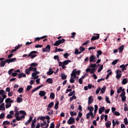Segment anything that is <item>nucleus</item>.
Returning a JSON list of instances; mask_svg holds the SVG:
<instances>
[{
    "mask_svg": "<svg viewBox=\"0 0 128 128\" xmlns=\"http://www.w3.org/2000/svg\"><path fill=\"white\" fill-rule=\"evenodd\" d=\"M0 96H4V98H6V95L4 91L3 90H0Z\"/></svg>",
    "mask_w": 128,
    "mask_h": 128,
    "instance_id": "nucleus-13",
    "label": "nucleus"
},
{
    "mask_svg": "<svg viewBox=\"0 0 128 128\" xmlns=\"http://www.w3.org/2000/svg\"><path fill=\"white\" fill-rule=\"evenodd\" d=\"M102 68H104V65H101L98 68V72H102Z\"/></svg>",
    "mask_w": 128,
    "mask_h": 128,
    "instance_id": "nucleus-34",
    "label": "nucleus"
},
{
    "mask_svg": "<svg viewBox=\"0 0 128 128\" xmlns=\"http://www.w3.org/2000/svg\"><path fill=\"white\" fill-rule=\"evenodd\" d=\"M19 112L20 114H24V116H26V113L24 110H20Z\"/></svg>",
    "mask_w": 128,
    "mask_h": 128,
    "instance_id": "nucleus-56",
    "label": "nucleus"
},
{
    "mask_svg": "<svg viewBox=\"0 0 128 128\" xmlns=\"http://www.w3.org/2000/svg\"><path fill=\"white\" fill-rule=\"evenodd\" d=\"M122 92H124V88H122V87H120L118 90H117V94H120Z\"/></svg>",
    "mask_w": 128,
    "mask_h": 128,
    "instance_id": "nucleus-17",
    "label": "nucleus"
},
{
    "mask_svg": "<svg viewBox=\"0 0 128 128\" xmlns=\"http://www.w3.org/2000/svg\"><path fill=\"white\" fill-rule=\"evenodd\" d=\"M54 60H57L58 62H60V58H58V56H54Z\"/></svg>",
    "mask_w": 128,
    "mask_h": 128,
    "instance_id": "nucleus-59",
    "label": "nucleus"
},
{
    "mask_svg": "<svg viewBox=\"0 0 128 128\" xmlns=\"http://www.w3.org/2000/svg\"><path fill=\"white\" fill-rule=\"evenodd\" d=\"M70 62H72V60H64L63 62H59L58 64L60 66H62V68L64 69L66 66L68 65V64H70Z\"/></svg>",
    "mask_w": 128,
    "mask_h": 128,
    "instance_id": "nucleus-3",
    "label": "nucleus"
},
{
    "mask_svg": "<svg viewBox=\"0 0 128 128\" xmlns=\"http://www.w3.org/2000/svg\"><path fill=\"white\" fill-rule=\"evenodd\" d=\"M118 60H114V61H113L112 62V64L113 66H115V64H118Z\"/></svg>",
    "mask_w": 128,
    "mask_h": 128,
    "instance_id": "nucleus-47",
    "label": "nucleus"
},
{
    "mask_svg": "<svg viewBox=\"0 0 128 128\" xmlns=\"http://www.w3.org/2000/svg\"><path fill=\"white\" fill-rule=\"evenodd\" d=\"M10 124V122L8 121V120L4 121L3 122L4 126H6V124L8 125V124Z\"/></svg>",
    "mask_w": 128,
    "mask_h": 128,
    "instance_id": "nucleus-44",
    "label": "nucleus"
},
{
    "mask_svg": "<svg viewBox=\"0 0 128 128\" xmlns=\"http://www.w3.org/2000/svg\"><path fill=\"white\" fill-rule=\"evenodd\" d=\"M86 72L90 74H94L96 72V64H91L88 66V68L86 70Z\"/></svg>",
    "mask_w": 128,
    "mask_h": 128,
    "instance_id": "nucleus-2",
    "label": "nucleus"
},
{
    "mask_svg": "<svg viewBox=\"0 0 128 128\" xmlns=\"http://www.w3.org/2000/svg\"><path fill=\"white\" fill-rule=\"evenodd\" d=\"M22 92H24V88H18V92H19V94H22Z\"/></svg>",
    "mask_w": 128,
    "mask_h": 128,
    "instance_id": "nucleus-37",
    "label": "nucleus"
},
{
    "mask_svg": "<svg viewBox=\"0 0 128 128\" xmlns=\"http://www.w3.org/2000/svg\"><path fill=\"white\" fill-rule=\"evenodd\" d=\"M16 60V58H12L11 59L6 60V62L8 64H10V62H14Z\"/></svg>",
    "mask_w": 128,
    "mask_h": 128,
    "instance_id": "nucleus-11",
    "label": "nucleus"
},
{
    "mask_svg": "<svg viewBox=\"0 0 128 128\" xmlns=\"http://www.w3.org/2000/svg\"><path fill=\"white\" fill-rule=\"evenodd\" d=\"M120 96L122 102H126V92L123 91L120 95Z\"/></svg>",
    "mask_w": 128,
    "mask_h": 128,
    "instance_id": "nucleus-7",
    "label": "nucleus"
},
{
    "mask_svg": "<svg viewBox=\"0 0 128 128\" xmlns=\"http://www.w3.org/2000/svg\"><path fill=\"white\" fill-rule=\"evenodd\" d=\"M47 122H48V124L46 123V126L44 127H42V128H48V126H50V124H50V120H47Z\"/></svg>",
    "mask_w": 128,
    "mask_h": 128,
    "instance_id": "nucleus-40",
    "label": "nucleus"
},
{
    "mask_svg": "<svg viewBox=\"0 0 128 128\" xmlns=\"http://www.w3.org/2000/svg\"><path fill=\"white\" fill-rule=\"evenodd\" d=\"M74 54H82V52H78V49H75V52Z\"/></svg>",
    "mask_w": 128,
    "mask_h": 128,
    "instance_id": "nucleus-39",
    "label": "nucleus"
},
{
    "mask_svg": "<svg viewBox=\"0 0 128 128\" xmlns=\"http://www.w3.org/2000/svg\"><path fill=\"white\" fill-rule=\"evenodd\" d=\"M50 98H52V100H54V93H51L50 94Z\"/></svg>",
    "mask_w": 128,
    "mask_h": 128,
    "instance_id": "nucleus-53",
    "label": "nucleus"
},
{
    "mask_svg": "<svg viewBox=\"0 0 128 128\" xmlns=\"http://www.w3.org/2000/svg\"><path fill=\"white\" fill-rule=\"evenodd\" d=\"M54 104L53 102H50V104L48 106V108H52V106H54Z\"/></svg>",
    "mask_w": 128,
    "mask_h": 128,
    "instance_id": "nucleus-42",
    "label": "nucleus"
},
{
    "mask_svg": "<svg viewBox=\"0 0 128 128\" xmlns=\"http://www.w3.org/2000/svg\"><path fill=\"white\" fill-rule=\"evenodd\" d=\"M16 100H17V102H22V98H21L20 97H18Z\"/></svg>",
    "mask_w": 128,
    "mask_h": 128,
    "instance_id": "nucleus-38",
    "label": "nucleus"
},
{
    "mask_svg": "<svg viewBox=\"0 0 128 128\" xmlns=\"http://www.w3.org/2000/svg\"><path fill=\"white\" fill-rule=\"evenodd\" d=\"M0 110H6V107L4 106V103H2L0 104Z\"/></svg>",
    "mask_w": 128,
    "mask_h": 128,
    "instance_id": "nucleus-16",
    "label": "nucleus"
},
{
    "mask_svg": "<svg viewBox=\"0 0 128 128\" xmlns=\"http://www.w3.org/2000/svg\"><path fill=\"white\" fill-rule=\"evenodd\" d=\"M113 126H114L115 124H120V122L118 120H116V122H114V120H113L112 121Z\"/></svg>",
    "mask_w": 128,
    "mask_h": 128,
    "instance_id": "nucleus-32",
    "label": "nucleus"
},
{
    "mask_svg": "<svg viewBox=\"0 0 128 128\" xmlns=\"http://www.w3.org/2000/svg\"><path fill=\"white\" fill-rule=\"evenodd\" d=\"M92 102H94V98H92V96H90L88 98V104H92Z\"/></svg>",
    "mask_w": 128,
    "mask_h": 128,
    "instance_id": "nucleus-21",
    "label": "nucleus"
},
{
    "mask_svg": "<svg viewBox=\"0 0 128 128\" xmlns=\"http://www.w3.org/2000/svg\"><path fill=\"white\" fill-rule=\"evenodd\" d=\"M106 102L107 104H110V98L108 96L106 97Z\"/></svg>",
    "mask_w": 128,
    "mask_h": 128,
    "instance_id": "nucleus-41",
    "label": "nucleus"
},
{
    "mask_svg": "<svg viewBox=\"0 0 128 128\" xmlns=\"http://www.w3.org/2000/svg\"><path fill=\"white\" fill-rule=\"evenodd\" d=\"M128 78L123 79V80L122 81V84H128Z\"/></svg>",
    "mask_w": 128,
    "mask_h": 128,
    "instance_id": "nucleus-29",
    "label": "nucleus"
},
{
    "mask_svg": "<svg viewBox=\"0 0 128 128\" xmlns=\"http://www.w3.org/2000/svg\"><path fill=\"white\" fill-rule=\"evenodd\" d=\"M100 38V34H97V36H94L92 38L91 40L94 41L96 40H98Z\"/></svg>",
    "mask_w": 128,
    "mask_h": 128,
    "instance_id": "nucleus-18",
    "label": "nucleus"
},
{
    "mask_svg": "<svg viewBox=\"0 0 128 128\" xmlns=\"http://www.w3.org/2000/svg\"><path fill=\"white\" fill-rule=\"evenodd\" d=\"M16 120H22V118H20V116H18L16 117Z\"/></svg>",
    "mask_w": 128,
    "mask_h": 128,
    "instance_id": "nucleus-63",
    "label": "nucleus"
},
{
    "mask_svg": "<svg viewBox=\"0 0 128 128\" xmlns=\"http://www.w3.org/2000/svg\"><path fill=\"white\" fill-rule=\"evenodd\" d=\"M90 62H96V58L94 56L91 55L90 58Z\"/></svg>",
    "mask_w": 128,
    "mask_h": 128,
    "instance_id": "nucleus-10",
    "label": "nucleus"
},
{
    "mask_svg": "<svg viewBox=\"0 0 128 128\" xmlns=\"http://www.w3.org/2000/svg\"><path fill=\"white\" fill-rule=\"evenodd\" d=\"M100 87H99L96 90V94H98L100 93Z\"/></svg>",
    "mask_w": 128,
    "mask_h": 128,
    "instance_id": "nucleus-61",
    "label": "nucleus"
},
{
    "mask_svg": "<svg viewBox=\"0 0 128 128\" xmlns=\"http://www.w3.org/2000/svg\"><path fill=\"white\" fill-rule=\"evenodd\" d=\"M30 66H32V68H34V66H38V63H35V62H33L32 63L30 64Z\"/></svg>",
    "mask_w": 128,
    "mask_h": 128,
    "instance_id": "nucleus-33",
    "label": "nucleus"
},
{
    "mask_svg": "<svg viewBox=\"0 0 128 128\" xmlns=\"http://www.w3.org/2000/svg\"><path fill=\"white\" fill-rule=\"evenodd\" d=\"M124 46L122 45L119 47V52H122V50H124Z\"/></svg>",
    "mask_w": 128,
    "mask_h": 128,
    "instance_id": "nucleus-25",
    "label": "nucleus"
},
{
    "mask_svg": "<svg viewBox=\"0 0 128 128\" xmlns=\"http://www.w3.org/2000/svg\"><path fill=\"white\" fill-rule=\"evenodd\" d=\"M42 45H40V44H36V46H35V48H42Z\"/></svg>",
    "mask_w": 128,
    "mask_h": 128,
    "instance_id": "nucleus-62",
    "label": "nucleus"
},
{
    "mask_svg": "<svg viewBox=\"0 0 128 128\" xmlns=\"http://www.w3.org/2000/svg\"><path fill=\"white\" fill-rule=\"evenodd\" d=\"M80 70H76V69H74L72 71V74H70L71 78L70 79V82L71 84H74V78H76V74H78V76H80Z\"/></svg>",
    "mask_w": 128,
    "mask_h": 128,
    "instance_id": "nucleus-1",
    "label": "nucleus"
},
{
    "mask_svg": "<svg viewBox=\"0 0 128 128\" xmlns=\"http://www.w3.org/2000/svg\"><path fill=\"white\" fill-rule=\"evenodd\" d=\"M76 96H74L70 98V102H72V100H76Z\"/></svg>",
    "mask_w": 128,
    "mask_h": 128,
    "instance_id": "nucleus-60",
    "label": "nucleus"
},
{
    "mask_svg": "<svg viewBox=\"0 0 128 128\" xmlns=\"http://www.w3.org/2000/svg\"><path fill=\"white\" fill-rule=\"evenodd\" d=\"M116 78L117 80H120L122 78V70H116Z\"/></svg>",
    "mask_w": 128,
    "mask_h": 128,
    "instance_id": "nucleus-6",
    "label": "nucleus"
},
{
    "mask_svg": "<svg viewBox=\"0 0 128 128\" xmlns=\"http://www.w3.org/2000/svg\"><path fill=\"white\" fill-rule=\"evenodd\" d=\"M32 117L30 116L29 120H27L26 122L25 123V124L26 126H28V124L30 123V122H32Z\"/></svg>",
    "mask_w": 128,
    "mask_h": 128,
    "instance_id": "nucleus-24",
    "label": "nucleus"
},
{
    "mask_svg": "<svg viewBox=\"0 0 128 128\" xmlns=\"http://www.w3.org/2000/svg\"><path fill=\"white\" fill-rule=\"evenodd\" d=\"M98 105H95L94 106V112L96 114V112H98Z\"/></svg>",
    "mask_w": 128,
    "mask_h": 128,
    "instance_id": "nucleus-51",
    "label": "nucleus"
},
{
    "mask_svg": "<svg viewBox=\"0 0 128 128\" xmlns=\"http://www.w3.org/2000/svg\"><path fill=\"white\" fill-rule=\"evenodd\" d=\"M36 68H34V67L30 66L28 68H27L25 70V73L26 74H30V72L32 70H33V72H36Z\"/></svg>",
    "mask_w": 128,
    "mask_h": 128,
    "instance_id": "nucleus-4",
    "label": "nucleus"
},
{
    "mask_svg": "<svg viewBox=\"0 0 128 128\" xmlns=\"http://www.w3.org/2000/svg\"><path fill=\"white\" fill-rule=\"evenodd\" d=\"M54 71H48L47 72V74L48 76H52V74H54Z\"/></svg>",
    "mask_w": 128,
    "mask_h": 128,
    "instance_id": "nucleus-55",
    "label": "nucleus"
},
{
    "mask_svg": "<svg viewBox=\"0 0 128 128\" xmlns=\"http://www.w3.org/2000/svg\"><path fill=\"white\" fill-rule=\"evenodd\" d=\"M6 62H8L6 61H2L0 63V66L2 68H4V66H6Z\"/></svg>",
    "mask_w": 128,
    "mask_h": 128,
    "instance_id": "nucleus-28",
    "label": "nucleus"
},
{
    "mask_svg": "<svg viewBox=\"0 0 128 128\" xmlns=\"http://www.w3.org/2000/svg\"><path fill=\"white\" fill-rule=\"evenodd\" d=\"M5 98H4L2 96H0V104H2Z\"/></svg>",
    "mask_w": 128,
    "mask_h": 128,
    "instance_id": "nucleus-30",
    "label": "nucleus"
},
{
    "mask_svg": "<svg viewBox=\"0 0 128 128\" xmlns=\"http://www.w3.org/2000/svg\"><path fill=\"white\" fill-rule=\"evenodd\" d=\"M64 58H68V56H70V54H68V53H66L64 54Z\"/></svg>",
    "mask_w": 128,
    "mask_h": 128,
    "instance_id": "nucleus-54",
    "label": "nucleus"
},
{
    "mask_svg": "<svg viewBox=\"0 0 128 128\" xmlns=\"http://www.w3.org/2000/svg\"><path fill=\"white\" fill-rule=\"evenodd\" d=\"M37 53L38 52L36 51H32L28 54V58L30 57L31 58H34L36 56V55L35 54Z\"/></svg>",
    "mask_w": 128,
    "mask_h": 128,
    "instance_id": "nucleus-5",
    "label": "nucleus"
},
{
    "mask_svg": "<svg viewBox=\"0 0 128 128\" xmlns=\"http://www.w3.org/2000/svg\"><path fill=\"white\" fill-rule=\"evenodd\" d=\"M5 102H6V104H12V102H14V100H12L10 98H7L6 99Z\"/></svg>",
    "mask_w": 128,
    "mask_h": 128,
    "instance_id": "nucleus-19",
    "label": "nucleus"
},
{
    "mask_svg": "<svg viewBox=\"0 0 128 128\" xmlns=\"http://www.w3.org/2000/svg\"><path fill=\"white\" fill-rule=\"evenodd\" d=\"M124 110H125V112H126V110L128 111V104H125L124 105Z\"/></svg>",
    "mask_w": 128,
    "mask_h": 128,
    "instance_id": "nucleus-49",
    "label": "nucleus"
},
{
    "mask_svg": "<svg viewBox=\"0 0 128 128\" xmlns=\"http://www.w3.org/2000/svg\"><path fill=\"white\" fill-rule=\"evenodd\" d=\"M124 124L126 126H128V118H126L124 119Z\"/></svg>",
    "mask_w": 128,
    "mask_h": 128,
    "instance_id": "nucleus-48",
    "label": "nucleus"
},
{
    "mask_svg": "<svg viewBox=\"0 0 128 128\" xmlns=\"http://www.w3.org/2000/svg\"><path fill=\"white\" fill-rule=\"evenodd\" d=\"M60 42L58 40H57L54 44V46H60Z\"/></svg>",
    "mask_w": 128,
    "mask_h": 128,
    "instance_id": "nucleus-45",
    "label": "nucleus"
},
{
    "mask_svg": "<svg viewBox=\"0 0 128 128\" xmlns=\"http://www.w3.org/2000/svg\"><path fill=\"white\" fill-rule=\"evenodd\" d=\"M88 110L90 111L89 112H94V107H92L90 106H88Z\"/></svg>",
    "mask_w": 128,
    "mask_h": 128,
    "instance_id": "nucleus-31",
    "label": "nucleus"
},
{
    "mask_svg": "<svg viewBox=\"0 0 128 128\" xmlns=\"http://www.w3.org/2000/svg\"><path fill=\"white\" fill-rule=\"evenodd\" d=\"M46 120V116H38L37 118V120H42V122H46V120Z\"/></svg>",
    "mask_w": 128,
    "mask_h": 128,
    "instance_id": "nucleus-14",
    "label": "nucleus"
},
{
    "mask_svg": "<svg viewBox=\"0 0 128 128\" xmlns=\"http://www.w3.org/2000/svg\"><path fill=\"white\" fill-rule=\"evenodd\" d=\"M111 125H112V122L110 121H107L106 122V128H110Z\"/></svg>",
    "mask_w": 128,
    "mask_h": 128,
    "instance_id": "nucleus-22",
    "label": "nucleus"
},
{
    "mask_svg": "<svg viewBox=\"0 0 128 128\" xmlns=\"http://www.w3.org/2000/svg\"><path fill=\"white\" fill-rule=\"evenodd\" d=\"M113 114H114V116H120V114L118 112H115Z\"/></svg>",
    "mask_w": 128,
    "mask_h": 128,
    "instance_id": "nucleus-46",
    "label": "nucleus"
},
{
    "mask_svg": "<svg viewBox=\"0 0 128 128\" xmlns=\"http://www.w3.org/2000/svg\"><path fill=\"white\" fill-rule=\"evenodd\" d=\"M42 52H50V46L48 44L45 48L42 49Z\"/></svg>",
    "mask_w": 128,
    "mask_h": 128,
    "instance_id": "nucleus-9",
    "label": "nucleus"
},
{
    "mask_svg": "<svg viewBox=\"0 0 128 128\" xmlns=\"http://www.w3.org/2000/svg\"><path fill=\"white\" fill-rule=\"evenodd\" d=\"M46 124V121H43L42 122H41L40 125L41 126H44Z\"/></svg>",
    "mask_w": 128,
    "mask_h": 128,
    "instance_id": "nucleus-43",
    "label": "nucleus"
},
{
    "mask_svg": "<svg viewBox=\"0 0 128 128\" xmlns=\"http://www.w3.org/2000/svg\"><path fill=\"white\" fill-rule=\"evenodd\" d=\"M70 114L72 118V116H76V112H74L71 111Z\"/></svg>",
    "mask_w": 128,
    "mask_h": 128,
    "instance_id": "nucleus-27",
    "label": "nucleus"
},
{
    "mask_svg": "<svg viewBox=\"0 0 128 128\" xmlns=\"http://www.w3.org/2000/svg\"><path fill=\"white\" fill-rule=\"evenodd\" d=\"M46 92L44 91H40L38 94L40 96H46Z\"/></svg>",
    "mask_w": 128,
    "mask_h": 128,
    "instance_id": "nucleus-20",
    "label": "nucleus"
},
{
    "mask_svg": "<svg viewBox=\"0 0 128 128\" xmlns=\"http://www.w3.org/2000/svg\"><path fill=\"white\" fill-rule=\"evenodd\" d=\"M128 66V64H122L120 66V68H122V72H124V70H126V66Z\"/></svg>",
    "mask_w": 128,
    "mask_h": 128,
    "instance_id": "nucleus-12",
    "label": "nucleus"
},
{
    "mask_svg": "<svg viewBox=\"0 0 128 128\" xmlns=\"http://www.w3.org/2000/svg\"><path fill=\"white\" fill-rule=\"evenodd\" d=\"M74 122H76L75 119L72 117H70L67 121V124H74Z\"/></svg>",
    "mask_w": 128,
    "mask_h": 128,
    "instance_id": "nucleus-8",
    "label": "nucleus"
},
{
    "mask_svg": "<svg viewBox=\"0 0 128 128\" xmlns=\"http://www.w3.org/2000/svg\"><path fill=\"white\" fill-rule=\"evenodd\" d=\"M58 41H59V42L60 44H64V42H66V40L64 39H62V40H60Z\"/></svg>",
    "mask_w": 128,
    "mask_h": 128,
    "instance_id": "nucleus-52",
    "label": "nucleus"
},
{
    "mask_svg": "<svg viewBox=\"0 0 128 128\" xmlns=\"http://www.w3.org/2000/svg\"><path fill=\"white\" fill-rule=\"evenodd\" d=\"M61 77L62 80H66V74L62 73L61 74Z\"/></svg>",
    "mask_w": 128,
    "mask_h": 128,
    "instance_id": "nucleus-36",
    "label": "nucleus"
},
{
    "mask_svg": "<svg viewBox=\"0 0 128 128\" xmlns=\"http://www.w3.org/2000/svg\"><path fill=\"white\" fill-rule=\"evenodd\" d=\"M46 82H48V84H52V78H48L46 80Z\"/></svg>",
    "mask_w": 128,
    "mask_h": 128,
    "instance_id": "nucleus-35",
    "label": "nucleus"
},
{
    "mask_svg": "<svg viewBox=\"0 0 128 128\" xmlns=\"http://www.w3.org/2000/svg\"><path fill=\"white\" fill-rule=\"evenodd\" d=\"M106 86H104L103 88H102V89L100 90L101 94H104V93L105 92H106Z\"/></svg>",
    "mask_w": 128,
    "mask_h": 128,
    "instance_id": "nucleus-26",
    "label": "nucleus"
},
{
    "mask_svg": "<svg viewBox=\"0 0 128 128\" xmlns=\"http://www.w3.org/2000/svg\"><path fill=\"white\" fill-rule=\"evenodd\" d=\"M74 94V90H73L68 94V96H73V94Z\"/></svg>",
    "mask_w": 128,
    "mask_h": 128,
    "instance_id": "nucleus-57",
    "label": "nucleus"
},
{
    "mask_svg": "<svg viewBox=\"0 0 128 128\" xmlns=\"http://www.w3.org/2000/svg\"><path fill=\"white\" fill-rule=\"evenodd\" d=\"M32 77L31 78L32 80H36V79L38 78H39L38 75H36L35 74H32Z\"/></svg>",
    "mask_w": 128,
    "mask_h": 128,
    "instance_id": "nucleus-15",
    "label": "nucleus"
},
{
    "mask_svg": "<svg viewBox=\"0 0 128 128\" xmlns=\"http://www.w3.org/2000/svg\"><path fill=\"white\" fill-rule=\"evenodd\" d=\"M106 108H104V107H101L100 109H99V114H102L103 112H104V110Z\"/></svg>",
    "mask_w": 128,
    "mask_h": 128,
    "instance_id": "nucleus-23",
    "label": "nucleus"
},
{
    "mask_svg": "<svg viewBox=\"0 0 128 128\" xmlns=\"http://www.w3.org/2000/svg\"><path fill=\"white\" fill-rule=\"evenodd\" d=\"M12 106V104L10 103H7L6 105V108H10Z\"/></svg>",
    "mask_w": 128,
    "mask_h": 128,
    "instance_id": "nucleus-50",
    "label": "nucleus"
},
{
    "mask_svg": "<svg viewBox=\"0 0 128 128\" xmlns=\"http://www.w3.org/2000/svg\"><path fill=\"white\" fill-rule=\"evenodd\" d=\"M50 128H54V122L50 124Z\"/></svg>",
    "mask_w": 128,
    "mask_h": 128,
    "instance_id": "nucleus-64",
    "label": "nucleus"
},
{
    "mask_svg": "<svg viewBox=\"0 0 128 128\" xmlns=\"http://www.w3.org/2000/svg\"><path fill=\"white\" fill-rule=\"evenodd\" d=\"M32 86H28L26 90H27L28 91L30 90H32Z\"/></svg>",
    "mask_w": 128,
    "mask_h": 128,
    "instance_id": "nucleus-58",
    "label": "nucleus"
}]
</instances>
